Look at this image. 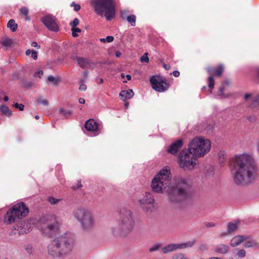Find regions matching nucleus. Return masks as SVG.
<instances>
[{"label": "nucleus", "instance_id": "obj_21", "mask_svg": "<svg viewBox=\"0 0 259 259\" xmlns=\"http://www.w3.org/2000/svg\"><path fill=\"white\" fill-rule=\"evenodd\" d=\"M245 243H244V247L245 248H251V247H258L259 244L255 241V240L250 239L248 236V238L245 240Z\"/></svg>", "mask_w": 259, "mask_h": 259}, {"label": "nucleus", "instance_id": "obj_49", "mask_svg": "<svg viewBox=\"0 0 259 259\" xmlns=\"http://www.w3.org/2000/svg\"><path fill=\"white\" fill-rule=\"evenodd\" d=\"M79 89L80 91H84L86 90L87 89V86L84 84H81L79 88Z\"/></svg>", "mask_w": 259, "mask_h": 259}, {"label": "nucleus", "instance_id": "obj_12", "mask_svg": "<svg viewBox=\"0 0 259 259\" xmlns=\"http://www.w3.org/2000/svg\"><path fill=\"white\" fill-rule=\"evenodd\" d=\"M150 81L152 88L158 92H164L169 87V82L163 77L153 76L151 77Z\"/></svg>", "mask_w": 259, "mask_h": 259}, {"label": "nucleus", "instance_id": "obj_16", "mask_svg": "<svg viewBox=\"0 0 259 259\" xmlns=\"http://www.w3.org/2000/svg\"><path fill=\"white\" fill-rule=\"evenodd\" d=\"M244 100L250 104L251 108L259 109V95L252 97V94H246Z\"/></svg>", "mask_w": 259, "mask_h": 259}, {"label": "nucleus", "instance_id": "obj_28", "mask_svg": "<svg viewBox=\"0 0 259 259\" xmlns=\"http://www.w3.org/2000/svg\"><path fill=\"white\" fill-rule=\"evenodd\" d=\"M72 112V111L69 110H66L63 108H60L59 110V113L65 117H67L71 115Z\"/></svg>", "mask_w": 259, "mask_h": 259}, {"label": "nucleus", "instance_id": "obj_54", "mask_svg": "<svg viewBox=\"0 0 259 259\" xmlns=\"http://www.w3.org/2000/svg\"><path fill=\"white\" fill-rule=\"evenodd\" d=\"M206 226L207 227H212L214 226V224L213 223H207Z\"/></svg>", "mask_w": 259, "mask_h": 259}, {"label": "nucleus", "instance_id": "obj_9", "mask_svg": "<svg viewBox=\"0 0 259 259\" xmlns=\"http://www.w3.org/2000/svg\"><path fill=\"white\" fill-rule=\"evenodd\" d=\"M210 148V140L200 137H195V158L203 157L209 152Z\"/></svg>", "mask_w": 259, "mask_h": 259}, {"label": "nucleus", "instance_id": "obj_36", "mask_svg": "<svg viewBox=\"0 0 259 259\" xmlns=\"http://www.w3.org/2000/svg\"><path fill=\"white\" fill-rule=\"evenodd\" d=\"M171 259H188L182 253H177L174 254Z\"/></svg>", "mask_w": 259, "mask_h": 259}, {"label": "nucleus", "instance_id": "obj_38", "mask_svg": "<svg viewBox=\"0 0 259 259\" xmlns=\"http://www.w3.org/2000/svg\"><path fill=\"white\" fill-rule=\"evenodd\" d=\"M141 62L148 63L149 59L148 57V53H145L140 58Z\"/></svg>", "mask_w": 259, "mask_h": 259}, {"label": "nucleus", "instance_id": "obj_40", "mask_svg": "<svg viewBox=\"0 0 259 259\" xmlns=\"http://www.w3.org/2000/svg\"><path fill=\"white\" fill-rule=\"evenodd\" d=\"M237 254L239 257L243 258L246 255V251L244 249H240L238 250Z\"/></svg>", "mask_w": 259, "mask_h": 259}, {"label": "nucleus", "instance_id": "obj_59", "mask_svg": "<svg viewBox=\"0 0 259 259\" xmlns=\"http://www.w3.org/2000/svg\"><path fill=\"white\" fill-rule=\"evenodd\" d=\"M8 100H9V98H8V96H5V97L4 98V101H5V102L8 101Z\"/></svg>", "mask_w": 259, "mask_h": 259}, {"label": "nucleus", "instance_id": "obj_56", "mask_svg": "<svg viewBox=\"0 0 259 259\" xmlns=\"http://www.w3.org/2000/svg\"><path fill=\"white\" fill-rule=\"evenodd\" d=\"M32 52V51H31L30 50H26V52H25V54H26L27 56H29V55H30V54H31Z\"/></svg>", "mask_w": 259, "mask_h": 259}, {"label": "nucleus", "instance_id": "obj_8", "mask_svg": "<svg viewBox=\"0 0 259 259\" xmlns=\"http://www.w3.org/2000/svg\"><path fill=\"white\" fill-rule=\"evenodd\" d=\"M29 212V209L23 202L17 203L10 209L5 215L4 222L7 224H11L17 219L26 217Z\"/></svg>", "mask_w": 259, "mask_h": 259}, {"label": "nucleus", "instance_id": "obj_14", "mask_svg": "<svg viewBox=\"0 0 259 259\" xmlns=\"http://www.w3.org/2000/svg\"><path fill=\"white\" fill-rule=\"evenodd\" d=\"M41 22L50 30L57 32L59 30V26L57 24L56 19L52 15H48L41 18Z\"/></svg>", "mask_w": 259, "mask_h": 259}, {"label": "nucleus", "instance_id": "obj_24", "mask_svg": "<svg viewBox=\"0 0 259 259\" xmlns=\"http://www.w3.org/2000/svg\"><path fill=\"white\" fill-rule=\"evenodd\" d=\"M229 249V247L228 246L224 244H220L217 246L215 249V251L222 254H225L228 251Z\"/></svg>", "mask_w": 259, "mask_h": 259}, {"label": "nucleus", "instance_id": "obj_42", "mask_svg": "<svg viewBox=\"0 0 259 259\" xmlns=\"http://www.w3.org/2000/svg\"><path fill=\"white\" fill-rule=\"evenodd\" d=\"M160 246H161L160 244H154L149 248V251L150 252H152V251L157 250L160 248Z\"/></svg>", "mask_w": 259, "mask_h": 259}, {"label": "nucleus", "instance_id": "obj_35", "mask_svg": "<svg viewBox=\"0 0 259 259\" xmlns=\"http://www.w3.org/2000/svg\"><path fill=\"white\" fill-rule=\"evenodd\" d=\"M48 80L49 81L52 82L54 85H57L59 82V78H55L52 75L49 76Z\"/></svg>", "mask_w": 259, "mask_h": 259}, {"label": "nucleus", "instance_id": "obj_46", "mask_svg": "<svg viewBox=\"0 0 259 259\" xmlns=\"http://www.w3.org/2000/svg\"><path fill=\"white\" fill-rule=\"evenodd\" d=\"M43 74V71L42 70H38L34 73L35 77H38L40 78L41 76Z\"/></svg>", "mask_w": 259, "mask_h": 259}, {"label": "nucleus", "instance_id": "obj_15", "mask_svg": "<svg viewBox=\"0 0 259 259\" xmlns=\"http://www.w3.org/2000/svg\"><path fill=\"white\" fill-rule=\"evenodd\" d=\"M74 59L77 61L78 65L82 68H88L93 69L95 67V64L88 58L75 57Z\"/></svg>", "mask_w": 259, "mask_h": 259}, {"label": "nucleus", "instance_id": "obj_5", "mask_svg": "<svg viewBox=\"0 0 259 259\" xmlns=\"http://www.w3.org/2000/svg\"><path fill=\"white\" fill-rule=\"evenodd\" d=\"M73 215L83 231H89L94 227L96 223L94 215L88 208L77 207L73 211Z\"/></svg>", "mask_w": 259, "mask_h": 259}, {"label": "nucleus", "instance_id": "obj_32", "mask_svg": "<svg viewBox=\"0 0 259 259\" xmlns=\"http://www.w3.org/2000/svg\"><path fill=\"white\" fill-rule=\"evenodd\" d=\"M208 87L210 91L213 89L214 84V79L212 76H210L208 78Z\"/></svg>", "mask_w": 259, "mask_h": 259}, {"label": "nucleus", "instance_id": "obj_45", "mask_svg": "<svg viewBox=\"0 0 259 259\" xmlns=\"http://www.w3.org/2000/svg\"><path fill=\"white\" fill-rule=\"evenodd\" d=\"M81 187H82V185L81 184V181H78L77 183L76 186H73L72 188L74 190H75L76 189L81 188Z\"/></svg>", "mask_w": 259, "mask_h": 259}, {"label": "nucleus", "instance_id": "obj_26", "mask_svg": "<svg viewBox=\"0 0 259 259\" xmlns=\"http://www.w3.org/2000/svg\"><path fill=\"white\" fill-rule=\"evenodd\" d=\"M7 26L13 32L16 31L17 29V24L15 22V21L13 19H11L9 21L7 24Z\"/></svg>", "mask_w": 259, "mask_h": 259}, {"label": "nucleus", "instance_id": "obj_55", "mask_svg": "<svg viewBox=\"0 0 259 259\" xmlns=\"http://www.w3.org/2000/svg\"><path fill=\"white\" fill-rule=\"evenodd\" d=\"M78 102L80 104H84L85 103V100L83 98H79L78 100Z\"/></svg>", "mask_w": 259, "mask_h": 259}, {"label": "nucleus", "instance_id": "obj_22", "mask_svg": "<svg viewBox=\"0 0 259 259\" xmlns=\"http://www.w3.org/2000/svg\"><path fill=\"white\" fill-rule=\"evenodd\" d=\"M119 96L122 98L123 100H124L132 98L134 96V92L132 90L122 91L120 92Z\"/></svg>", "mask_w": 259, "mask_h": 259}, {"label": "nucleus", "instance_id": "obj_58", "mask_svg": "<svg viewBox=\"0 0 259 259\" xmlns=\"http://www.w3.org/2000/svg\"><path fill=\"white\" fill-rule=\"evenodd\" d=\"M125 77L128 80H130L131 79V76L129 74L126 75Z\"/></svg>", "mask_w": 259, "mask_h": 259}, {"label": "nucleus", "instance_id": "obj_6", "mask_svg": "<svg viewBox=\"0 0 259 259\" xmlns=\"http://www.w3.org/2000/svg\"><path fill=\"white\" fill-rule=\"evenodd\" d=\"M91 3L95 12L101 17L104 16L107 21L114 17L115 8L113 0H92Z\"/></svg>", "mask_w": 259, "mask_h": 259}, {"label": "nucleus", "instance_id": "obj_3", "mask_svg": "<svg viewBox=\"0 0 259 259\" xmlns=\"http://www.w3.org/2000/svg\"><path fill=\"white\" fill-rule=\"evenodd\" d=\"M74 246V239L71 233H65L51 241L48 246V253L54 257L69 254Z\"/></svg>", "mask_w": 259, "mask_h": 259}, {"label": "nucleus", "instance_id": "obj_1", "mask_svg": "<svg viewBox=\"0 0 259 259\" xmlns=\"http://www.w3.org/2000/svg\"><path fill=\"white\" fill-rule=\"evenodd\" d=\"M180 182L184 183L185 181L176 179L172 182L170 180V170L168 166H165L160 170L152 180L151 187L156 193L164 192L171 195V200L180 201L187 198L189 194L180 186Z\"/></svg>", "mask_w": 259, "mask_h": 259}, {"label": "nucleus", "instance_id": "obj_4", "mask_svg": "<svg viewBox=\"0 0 259 259\" xmlns=\"http://www.w3.org/2000/svg\"><path fill=\"white\" fill-rule=\"evenodd\" d=\"M119 218L117 226L111 228L113 235L116 236L120 233L126 234L131 232L135 225V217L132 211L128 208L120 209Z\"/></svg>", "mask_w": 259, "mask_h": 259}, {"label": "nucleus", "instance_id": "obj_33", "mask_svg": "<svg viewBox=\"0 0 259 259\" xmlns=\"http://www.w3.org/2000/svg\"><path fill=\"white\" fill-rule=\"evenodd\" d=\"M12 40L9 38H5L2 41V45L5 47L10 46L12 44Z\"/></svg>", "mask_w": 259, "mask_h": 259}, {"label": "nucleus", "instance_id": "obj_60", "mask_svg": "<svg viewBox=\"0 0 259 259\" xmlns=\"http://www.w3.org/2000/svg\"><path fill=\"white\" fill-rule=\"evenodd\" d=\"M99 81L98 82L99 83H102L103 82V80L102 78H99Z\"/></svg>", "mask_w": 259, "mask_h": 259}, {"label": "nucleus", "instance_id": "obj_39", "mask_svg": "<svg viewBox=\"0 0 259 259\" xmlns=\"http://www.w3.org/2000/svg\"><path fill=\"white\" fill-rule=\"evenodd\" d=\"M71 31L72 32V36L73 37H77L78 36L77 33L80 32L81 29L77 27H74L71 28Z\"/></svg>", "mask_w": 259, "mask_h": 259}, {"label": "nucleus", "instance_id": "obj_64", "mask_svg": "<svg viewBox=\"0 0 259 259\" xmlns=\"http://www.w3.org/2000/svg\"><path fill=\"white\" fill-rule=\"evenodd\" d=\"M29 232V230H26H26H25V231H24V233H28Z\"/></svg>", "mask_w": 259, "mask_h": 259}, {"label": "nucleus", "instance_id": "obj_27", "mask_svg": "<svg viewBox=\"0 0 259 259\" xmlns=\"http://www.w3.org/2000/svg\"><path fill=\"white\" fill-rule=\"evenodd\" d=\"M0 111L5 115L8 116H11L12 115V112L10 109L6 106L2 105L0 106Z\"/></svg>", "mask_w": 259, "mask_h": 259}, {"label": "nucleus", "instance_id": "obj_23", "mask_svg": "<svg viewBox=\"0 0 259 259\" xmlns=\"http://www.w3.org/2000/svg\"><path fill=\"white\" fill-rule=\"evenodd\" d=\"M218 160L221 166L225 165L226 162V155L224 151H220L218 153Z\"/></svg>", "mask_w": 259, "mask_h": 259}, {"label": "nucleus", "instance_id": "obj_43", "mask_svg": "<svg viewBox=\"0 0 259 259\" xmlns=\"http://www.w3.org/2000/svg\"><path fill=\"white\" fill-rule=\"evenodd\" d=\"M14 106L16 108H18L20 111H22L24 109V106L22 104H18L17 103L14 104Z\"/></svg>", "mask_w": 259, "mask_h": 259}, {"label": "nucleus", "instance_id": "obj_50", "mask_svg": "<svg viewBox=\"0 0 259 259\" xmlns=\"http://www.w3.org/2000/svg\"><path fill=\"white\" fill-rule=\"evenodd\" d=\"M113 39L114 37L112 36H108L106 38V41L108 42L113 41Z\"/></svg>", "mask_w": 259, "mask_h": 259}, {"label": "nucleus", "instance_id": "obj_18", "mask_svg": "<svg viewBox=\"0 0 259 259\" xmlns=\"http://www.w3.org/2000/svg\"><path fill=\"white\" fill-rule=\"evenodd\" d=\"M85 128L88 131L97 132L100 130L99 124L93 119H90L85 122Z\"/></svg>", "mask_w": 259, "mask_h": 259}, {"label": "nucleus", "instance_id": "obj_31", "mask_svg": "<svg viewBox=\"0 0 259 259\" xmlns=\"http://www.w3.org/2000/svg\"><path fill=\"white\" fill-rule=\"evenodd\" d=\"M230 81L228 80H225L224 82H223L222 83V85L219 89V92H220L219 95H223V94H224L223 92L225 90V85H229L230 84Z\"/></svg>", "mask_w": 259, "mask_h": 259}, {"label": "nucleus", "instance_id": "obj_62", "mask_svg": "<svg viewBox=\"0 0 259 259\" xmlns=\"http://www.w3.org/2000/svg\"><path fill=\"white\" fill-rule=\"evenodd\" d=\"M209 259H220V258L219 257H210Z\"/></svg>", "mask_w": 259, "mask_h": 259}, {"label": "nucleus", "instance_id": "obj_10", "mask_svg": "<svg viewBox=\"0 0 259 259\" xmlns=\"http://www.w3.org/2000/svg\"><path fill=\"white\" fill-rule=\"evenodd\" d=\"M138 201L140 207L146 213H152L156 209L155 200L151 193L146 192Z\"/></svg>", "mask_w": 259, "mask_h": 259}, {"label": "nucleus", "instance_id": "obj_44", "mask_svg": "<svg viewBox=\"0 0 259 259\" xmlns=\"http://www.w3.org/2000/svg\"><path fill=\"white\" fill-rule=\"evenodd\" d=\"M71 6L74 7V10L76 12L80 9V6L79 5L75 4L74 2L72 3Z\"/></svg>", "mask_w": 259, "mask_h": 259}, {"label": "nucleus", "instance_id": "obj_41", "mask_svg": "<svg viewBox=\"0 0 259 259\" xmlns=\"http://www.w3.org/2000/svg\"><path fill=\"white\" fill-rule=\"evenodd\" d=\"M79 24V20L78 18H75L73 21L70 23V25L72 28L76 27V26Z\"/></svg>", "mask_w": 259, "mask_h": 259}, {"label": "nucleus", "instance_id": "obj_2", "mask_svg": "<svg viewBox=\"0 0 259 259\" xmlns=\"http://www.w3.org/2000/svg\"><path fill=\"white\" fill-rule=\"evenodd\" d=\"M231 171L237 185H246L253 182L258 176V169L250 155L244 154L232 159Z\"/></svg>", "mask_w": 259, "mask_h": 259}, {"label": "nucleus", "instance_id": "obj_61", "mask_svg": "<svg viewBox=\"0 0 259 259\" xmlns=\"http://www.w3.org/2000/svg\"><path fill=\"white\" fill-rule=\"evenodd\" d=\"M100 40L101 41V42H105L106 41V39L105 38H100Z\"/></svg>", "mask_w": 259, "mask_h": 259}, {"label": "nucleus", "instance_id": "obj_7", "mask_svg": "<svg viewBox=\"0 0 259 259\" xmlns=\"http://www.w3.org/2000/svg\"><path fill=\"white\" fill-rule=\"evenodd\" d=\"M194 139L189 145L188 149L183 150L178 156V163L184 170L190 169L194 167Z\"/></svg>", "mask_w": 259, "mask_h": 259}, {"label": "nucleus", "instance_id": "obj_17", "mask_svg": "<svg viewBox=\"0 0 259 259\" xmlns=\"http://www.w3.org/2000/svg\"><path fill=\"white\" fill-rule=\"evenodd\" d=\"M183 140L179 139L172 143L167 149V153L176 155L183 146Z\"/></svg>", "mask_w": 259, "mask_h": 259}, {"label": "nucleus", "instance_id": "obj_19", "mask_svg": "<svg viewBox=\"0 0 259 259\" xmlns=\"http://www.w3.org/2000/svg\"><path fill=\"white\" fill-rule=\"evenodd\" d=\"M248 238V236H241L238 235L233 237L231 241L230 245L232 247H235L240 245L241 243H242L245 240H246Z\"/></svg>", "mask_w": 259, "mask_h": 259}, {"label": "nucleus", "instance_id": "obj_47", "mask_svg": "<svg viewBox=\"0 0 259 259\" xmlns=\"http://www.w3.org/2000/svg\"><path fill=\"white\" fill-rule=\"evenodd\" d=\"M31 57L34 59V60H36L37 58V52L34 50L32 51V53H31Z\"/></svg>", "mask_w": 259, "mask_h": 259}, {"label": "nucleus", "instance_id": "obj_52", "mask_svg": "<svg viewBox=\"0 0 259 259\" xmlns=\"http://www.w3.org/2000/svg\"><path fill=\"white\" fill-rule=\"evenodd\" d=\"M180 72L178 71H174L173 72H172V75L175 76V77H178L180 75Z\"/></svg>", "mask_w": 259, "mask_h": 259}, {"label": "nucleus", "instance_id": "obj_29", "mask_svg": "<svg viewBox=\"0 0 259 259\" xmlns=\"http://www.w3.org/2000/svg\"><path fill=\"white\" fill-rule=\"evenodd\" d=\"M29 10L26 7H23L20 9V13L25 16V20L29 21L30 20L29 17L28 16Z\"/></svg>", "mask_w": 259, "mask_h": 259}, {"label": "nucleus", "instance_id": "obj_20", "mask_svg": "<svg viewBox=\"0 0 259 259\" xmlns=\"http://www.w3.org/2000/svg\"><path fill=\"white\" fill-rule=\"evenodd\" d=\"M224 70V66L222 65H220L218 67L213 70H209L208 71L211 75L221 76Z\"/></svg>", "mask_w": 259, "mask_h": 259}, {"label": "nucleus", "instance_id": "obj_51", "mask_svg": "<svg viewBox=\"0 0 259 259\" xmlns=\"http://www.w3.org/2000/svg\"><path fill=\"white\" fill-rule=\"evenodd\" d=\"M31 47L40 48V46L37 45V43L36 41H33L31 44Z\"/></svg>", "mask_w": 259, "mask_h": 259}, {"label": "nucleus", "instance_id": "obj_57", "mask_svg": "<svg viewBox=\"0 0 259 259\" xmlns=\"http://www.w3.org/2000/svg\"><path fill=\"white\" fill-rule=\"evenodd\" d=\"M121 55V53L119 52H116L115 53V56L117 57H119Z\"/></svg>", "mask_w": 259, "mask_h": 259}, {"label": "nucleus", "instance_id": "obj_34", "mask_svg": "<svg viewBox=\"0 0 259 259\" xmlns=\"http://www.w3.org/2000/svg\"><path fill=\"white\" fill-rule=\"evenodd\" d=\"M37 103L39 104H42L45 106H48L49 105V101L46 99L40 97H39L36 100Z\"/></svg>", "mask_w": 259, "mask_h": 259}, {"label": "nucleus", "instance_id": "obj_48", "mask_svg": "<svg viewBox=\"0 0 259 259\" xmlns=\"http://www.w3.org/2000/svg\"><path fill=\"white\" fill-rule=\"evenodd\" d=\"M207 249V246L206 244H202L199 247V249L202 251H203L206 250Z\"/></svg>", "mask_w": 259, "mask_h": 259}, {"label": "nucleus", "instance_id": "obj_25", "mask_svg": "<svg viewBox=\"0 0 259 259\" xmlns=\"http://www.w3.org/2000/svg\"><path fill=\"white\" fill-rule=\"evenodd\" d=\"M238 221H235L234 223H229L228 225V232L232 233L235 231L238 227Z\"/></svg>", "mask_w": 259, "mask_h": 259}, {"label": "nucleus", "instance_id": "obj_53", "mask_svg": "<svg viewBox=\"0 0 259 259\" xmlns=\"http://www.w3.org/2000/svg\"><path fill=\"white\" fill-rule=\"evenodd\" d=\"M163 67L165 68V70H168L170 68V66L169 64H163Z\"/></svg>", "mask_w": 259, "mask_h": 259}, {"label": "nucleus", "instance_id": "obj_11", "mask_svg": "<svg viewBox=\"0 0 259 259\" xmlns=\"http://www.w3.org/2000/svg\"><path fill=\"white\" fill-rule=\"evenodd\" d=\"M59 231V223L55 217H52L47 221L46 224L41 228V233L48 237H52Z\"/></svg>", "mask_w": 259, "mask_h": 259}, {"label": "nucleus", "instance_id": "obj_37", "mask_svg": "<svg viewBox=\"0 0 259 259\" xmlns=\"http://www.w3.org/2000/svg\"><path fill=\"white\" fill-rule=\"evenodd\" d=\"M61 200V199H57L53 197H50L48 198V201L51 204H57L58 202Z\"/></svg>", "mask_w": 259, "mask_h": 259}, {"label": "nucleus", "instance_id": "obj_30", "mask_svg": "<svg viewBox=\"0 0 259 259\" xmlns=\"http://www.w3.org/2000/svg\"><path fill=\"white\" fill-rule=\"evenodd\" d=\"M126 19L127 21L131 23L132 26H135L136 25V17L135 15H131L127 16Z\"/></svg>", "mask_w": 259, "mask_h": 259}, {"label": "nucleus", "instance_id": "obj_63", "mask_svg": "<svg viewBox=\"0 0 259 259\" xmlns=\"http://www.w3.org/2000/svg\"><path fill=\"white\" fill-rule=\"evenodd\" d=\"M35 118L36 119H38L39 118V116H38V115H35Z\"/></svg>", "mask_w": 259, "mask_h": 259}, {"label": "nucleus", "instance_id": "obj_13", "mask_svg": "<svg viewBox=\"0 0 259 259\" xmlns=\"http://www.w3.org/2000/svg\"><path fill=\"white\" fill-rule=\"evenodd\" d=\"M194 243V241H188L187 242L180 244H170L164 247H162V251L164 254L168 253L178 249H182L191 247L193 245Z\"/></svg>", "mask_w": 259, "mask_h": 259}]
</instances>
